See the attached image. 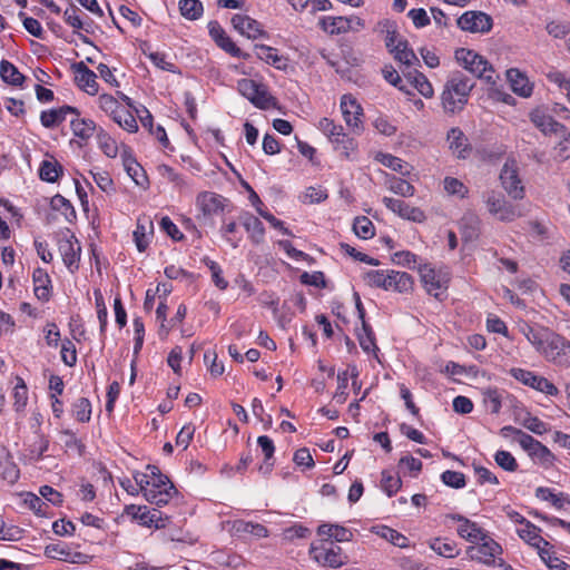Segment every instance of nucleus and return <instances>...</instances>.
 <instances>
[{
    "instance_id": "37",
    "label": "nucleus",
    "mask_w": 570,
    "mask_h": 570,
    "mask_svg": "<svg viewBox=\"0 0 570 570\" xmlns=\"http://www.w3.org/2000/svg\"><path fill=\"white\" fill-rule=\"evenodd\" d=\"M404 76L409 79V81L416 88V90L425 98H432L434 95L433 87L429 79L416 69L413 71L405 69L402 70Z\"/></svg>"
},
{
    "instance_id": "5",
    "label": "nucleus",
    "mask_w": 570,
    "mask_h": 570,
    "mask_svg": "<svg viewBox=\"0 0 570 570\" xmlns=\"http://www.w3.org/2000/svg\"><path fill=\"white\" fill-rule=\"evenodd\" d=\"M479 541V544L470 546L465 551L470 560L478 561L485 566H505L503 559L499 558L502 554V548L498 542L489 535Z\"/></svg>"
},
{
    "instance_id": "58",
    "label": "nucleus",
    "mask_w": 570,
    "mask_h": 570,
    "mask_svg": "<svg viewBox=\"0 0 570 570\" xmlns=\"http://www.w3.org/2000/svg\"><path fill=\"white\" fill-rule=\"evenodd\" d=\"M73 414L79 422H89L91 417V403L87 397H80L73 404Z\"/></svg>"
},
{
    "instance_id": "47",
    "label": "nucleus",
    "mask_w": 570,
    "mask_h": 570,
    "mask_svg": "<svg viewBox=\"0 0 570 570\" xmlns=\"http://www.w3.org/2000/svg\"><path fill=\"white\" fill-rule=\"evenodd\" d=\"M62 174V167L57 160H43L39 168V177L48 183H55Z\"/></svg>"
},
{
    "instance_id": "45",
    "label": "nucleus",
    "mask_w": 570,
    "mask_h": 570,
    "mask_svg": "<svg viewBox=\"0 0 570 570\" xmlns=\"http://www.w3.org/2000/svg\"><path fill=\"white\" fill-rule=\"evenodd\" d=\"M375 533L379 534L381 538H384L386 541L391 542L392 544L399 547V548H406L409 546V539L400 533L399 531L389 528L386 525H381L375 528Z\"/></svg>"
},
{
    "instance_id": "22",
    "label": "nucleus",
    "mask_w": 570,
    "mask_h": 570,
    "mask_svg": "<svg viewBox=\"0 0 570 570\" xmlns=\"http://www.w3.org/2000/svg\"><path fill=\"white\" fill-rule=\"evenodd\" d=\"M68 114L79 116L80 112L76 107L62 106L57 109L45 110L40 115L41 125L46 128H53L66 120Z\"/></svg>"
},
{
    "instance_id": "61",
    "label": "nucleus",
    "mask_w": 570,
    "mask_h": 570,
    "mask_svg": "<svg viewBox=\"0 0 570 570\" xmlns=\"http://www.w3.org/2000/svg\"><path fill=\"white\" fill-rule=\"evenodd\" d=\"M382 489L389 497H393L402 487V480L399 476L390 474L387 471L382 472Z\"/></svg>"
},
{
    "instance_id": "27",
    "label": "nucleus",
    "mask_w": 570,
    "mask_h": 570,
    "mask_svg": "<svg viewBox=\"0 0 570 570\" xmlns=\"http://www.w3.org/2000/svg\"><path fill=\"white\" fill-rule=\"evenodd\" d=\"M153 220L148 217L138 218L136 229L134 230V240L137 249L142 253L149 245V235L153 234Z\"/></svg>"
},
{
    "instance_id": "44",
    "label": "nucleus",
    "mask_w": 570,
    "mask_h": 570,
    "mask_svg": "<svg viewBox=\"0 0 570 570\" xmlns=\"http://www.w3.org/2000/svg\"><path fill=\"white\" fill-rule=\"evenodd\" d=\"M483 404L492 413L498 414L502 406V393L497 387L482 391Z\"/></svg>"
},
{
    "instance_id": "62",
    "label": "nucleus",
    "mask_w": 570,
    "mask_h": 570,
    "mask_svg": "<svg viewBox=\"0 0 570 570\" xmlns=\"http://www.w3.org/2000/svg\"><path fill=\"white\" fill-rule=\"evenodd\" d=\"M442 482L451 488L461 489L465 485V476L463 473L446 470L441 474Z\"/></svg>"
},
{
    "instance_id": "42",
    "label": "nucleus",
    "mask_w": 570,
    "mask_h": 570,
    "mask_svg": "<svg viewBox=\"0 0 570 570\" xmlns=\"http://www.w3.org/2000/svg\"><path fill=\"white\" fill-rule=\"evenodd\" d=\"M357 340L362 350L366 353L371 351H379L375 344V335L371 325L363 321L362 328L357 331Z\"/></svg>"
},
{
    "instance_id": "33",
    "label": "nucleus",
    "mask_w": 570,
    "mask_h": 570,
    "mask_svg": "<svg viewBox=\"0 0 570 570\" xmlns=\"http://www.w3.org/2000/svg\"><path fill=\"white\" fill-rule=\"evenodd\" d=\"M412 285L413 282L410 274L396 271L386 272V291L394 289L405 293L412 288Z\"/></svg>"
},
{
    "instance_id": "54",
    "label": "nucleus",
    "mask_w": 570,
    "mask_h": 570,
    "mask_svg": "<svg viewBox=\"0 0 570 570\" xmlns=\"http://www.w3.org/2000/svg\"><path fill=\"white\" fill-rule=\"evenodd\" d=\"M389 189L402 197H412L415 194V188L412 184L397 177H392L389 180Z\"/></svg>"
},
{
    "instance_id": "1",
    "label": "nucleus",
    "mask_w": 570,
    "mask_h": 570,
    "mask_svg": "<svg viewBox=\"0 0 570 570\" xmlns=\"http://www.w3.org/2000/svg\"><path fill=\"white\" fill-rule=\"evenodd\" d=\"M530 344L542 354L548 362L560 367H570V341L549 328L523 330Z\"/></svg>"
},
{
    "instance_id": "20",
    "label": "nucleus",
    "mask_w": 570,
    "mask_h": 570,
    "mask_svg": "<svg viewBox=\"0 0 570 570\" xmlns=\"http://www.w3.org/2000/svg\"><path fill=\"white\" fill-rule=\"evenodd\" d=\"M449 518L460 522V525L456 529L458 534L471 543L479 542L480 539L488 535L475 522L461 514H450Z\"/></svg>"
},
{
    "instance_id": "18",
    "label": "nucleus",
    "mask_w": 570,
    "mask_h": 570,
    "mask_svg": "<svg viewBox=\"0 0 570 570\" xmlns=\"http://www.w3.org/2000/svg\"><path fill=\"white\" fill-rule=\"evenodd\" d=\"M531 122L543 134V135H557L566 131L564 125L558 122L548 115L544 110L537 108L530 112Z\"/></svg>"
},
{
    "instance_id": "39",
    "label": "nucleus",
    "mask_w": 570,
    "mask_h": 570,
    "mask_svg": "<svg viewBox=\"0 0 570 570\" xmlns=\"http://www.w3.org/2000/svg\"><path fill=\"white\" fill-rule=\"evenodd\" d=\"M376 30L384 36L385 46L390 52H392V49L396 47L397 41L402 40L399 38L396 23L394 21L387 19L382 20L377 23Z\"/></svg>"
},
{
    "instance_id": "13",
    "label": "nucleus",
    "mask_w": 570,
    "mask_h": 570,
    "mask_svg": "<svg viewBox=\"0 0 570 570\" xmlns=\"http://www.w3.org/2000/svg\"><path fill=\"white\" fill-rule=\"evenodd\" d=\"M458 27L471 33H485L492 28V18L482 11H466L456 21Z\"/></svg>"
},
{
    "instance_id": "4",
    "label": "nucleus",
    "mask_w": 570,
    "mask_h": 570,
    "mask_svg": "<svg viewBox=\"0 0 570 570\" xmlns=\"http://www.w3.org/2000/svg\"><path fill=\"white\" fill-rule=\"evenodd\" d=\"M456 61L463 66V68L470 71L475 77L485 80L488 83H494L493 78L494 70L492 66L479 53L473 50L460 48L455 50Z\"/></svg>"
},
{
    "instance_id": "49",
    "label": "nucleus",
    "mask_w": 570,
    "mask_h": 570,
    "mask_svg": "<svg viewBox=\"0 0 570 570\" xmlns=\"http://www.w3.org/2000/svg\"><path fill=\"white\" fill-rule=\"evenodd\" d=\"M179 11L188 20H197L204 12L203 3L199 0H180Z\"/></svg>"
},
{
    "instance_id": "9",
    "label": "nucleus",
    "mask_w": 570,
    "mask_h": 570,
    "mask_svg": "<svg viewBox=\"0 0 570 570\" xmlns=\"http://www.w3.org/2000/svg\"><path fill=\"white\" fill-rule=\"evenodd\" d=\"M500 181L507 194L515 199L524 197V186L519 176V167L514 159H508L502 166Z\"/></svg>"
},
{
    "instance_id": "14",
    "label": "nucleus",
    "mask_w": 570,
    "mask_h": 570,
    "mask_svg": "<svg viewBox=\"0 0 570 570\" xmlns=\"http://www.w3.org/2000/svg\"><path fill=\"white\" fill-rule=\"evenodd\" d=\"M58 250L67 268L71 273L77 271L81 253V246L78 239L73 235L60 238L58 242Z\"/></svg>"
},
{
    "instance_id": "38",
    "label": "nucleus",
    "mask_w": 570,
    "mask_h": 570,
    "mask_svg": "<svg viewBox=\"0 0 570 570\" xmlns=\"http://www.w3.org/2000/svg\"><path fill=\"white\" fill-rule=\"evenodd\" d=\"M0 77L11 86H21L26 79L13 63L4 59L0 62Z\"/></svg>"
},
{
    "instance_id": "16",
    "label": "nucleus",
    "mask_w": 570,
    "mask_h": 570,
    "mask_svg": "<svg viewBox=\"0 0 570 570\" xmlns=\"http://www.w3.org/2000/svg\"><path fill=\"white\" fill-rule=\"evenodd\" d=\"M382 202L386 208L404 219L414 223H422L426 219V216L422 209L419 207H412L401 199L384 197Z\"/></svg>"
},
{
    "instance_id": "30",
    "label": "nucleus",
    "mask_w": 570,
    "mask_h": 570,
    "mask_svg": "<svg viewBox=\"0 0 570 570\" xmlns=\"http://www.w3.org/2000/svg\"><path fill=\"white\" fill-rule=\"evenodd\" d=\"M540 529L530 521L525 522L522 528L518 529V534L530 546L537 548L539 553L542 549L549 547V542L540 535Z\"/></svg>"
},
{
    "instance_id": "29",
    "label": "nucleus",
    "mask_w": 570,
    "mask_h": 570,
    "mask_svg": "<svg viewBox=\"0 0 570 570\" xmlns=\"http://www.w3.org/2000/svg\"><path fill=\"white\" fill-rule=\"evenodd\" d=\"M45 554L48 558L70 563H79L85 558V556L80 552H71L70 549L65 544H49L45 549Z\"/></svg>"
},
{
    "instance_id": "52",
    "label": "nucleus",
    "mask_w": 570,
    "mask_h": 570,
    "mask_svg": "<svg viewBox=\"0 0 570 570\" xmlns=\"http://www.w3.org/2000/svg\"><path fill=\"white\" fill-rule=\"evenodd\" d=\"M353 230L362 239H370L375 235L374 225L366 216L354 219Z\"/></svg>"
},
{
    "instance_id": "56",
    "label": "nucleus",
    "mask_w": 570,
    "mask_h": 570,
    "mask_svg": "<svg viewBox=\"0 0 570 570\" xmlns=\"http://www.w3.org/2000/svg\"><path fill=\"white\" fill-rule=\"evenodd\" d=\"M97 138L104 154L110 158H115L118 154L117 142L102 128L98 129Z\"/></svg>"
},
{
    "instance_id": "60",
    "label": "nucleus",
    "mask_w": 570,
    "mask_h": 570,
    "mask_svg": "<svg viewBox=\"0 0 570 570\" xmlns=\"http://www.w3.org/2000/svg\"><path fill=\"white\" fill-rule=\"evenodd\" d=\"M495 463L505 471L514 472L518 469V463L514 456L504 450H499L494 454Z\"/></svg>"
},
{
    "instance_id": "55",
    "label": "nucleus",
    "mask_w": 570,
    "mask_h": 570,
    "mask_svg": "<svg viewBox=\"0 0 570 570\" xmlns=\"http://www.w3.org/2000/svg\"><path fill=\"white\" fill-rule=\"evenodd\" d=\"M444 190L451 196L465 198L469 194V188L458 178L445 177L443 180Z\"/></svg>"
},
{
    "instance_id": "23",
    "label": "nucleus",
    "mask_w": 570,
    "mask_h": 570,
    "mask_svg": "<svg viewBox=\"0 0 570 570\" xmlns=\"http://www.w3.org/2000/svg\"><path fill=\"white\" fill-rule=\"evenodd\" d=\"M232 24L240 35L247 38L256 39L264 35L259 22L248 16L235 14L232 18Z\"/></svg>"
},
{
    "instance_id": "11",
    "label": "nucleus",
    "mask_w": 570,
    "mask_h": 570,
    "mask_svg": "<svg viewBox=\"0 0 570 570\" xmlns=\"http://www.w3.org/2000/svg\"><path fill=\"white\" fill-rule=\"evenodd\" d=\"M309 554L323 567L340 568L346 563L347 557L343 554L342 548L330 542V547L324 543L320 547L311 546Z\"/></svg>"
},
{
    "instance_id": "64",
    "label": "nucleus",
    "mask_w": 570,
    "mask_h": 570,
    "mask_svg": "<svg viewBox=\"0 0 570 570\" xmlns=\"http://www.w3.org/2000/svg\"><path fill=\"white\" fill-rule=\"evenodd\" d=\"M547 32L556 39H563L570 33V24L562 21H550L546 26Z\"/></svg>"
},
{
    "instance_id": "28",
    "label": "nucleus",
    "mask_w": 570,
    "mask_h": 570,
    "mask_svg": "<svg viewBox=\"0 0 570 570\" xmlns=\"http://www.w3.org/2000/svg\"><path fill=\"white\" fill-rule=\"evenodd\" d=\"M239 220L246 232L249 234V238L253 243L259 244L264 239L265 228L263 223L250 213H243L239 216Z\"/></svg>"
},
{
    "instance_id": "59",
    "label": "nucleus",
    "mask_w": 570,
    "mask_h": 570,
    "mask_svg": "<svg viewBox=\"0 0 570 570\" xmlns=\"http://www.w3.org/2000/svg\"><path fill=\"white\" fill-rule=\"evenodd\" d=\"M539 554L551 570H570V566L558 557L553 556L549 547L542 549Z\"/></svg>"
},
{
    "instance_id": "19",
    "label": "nucleus",
    "mask_w": 570,
    "mask_h": 570,
    "mask_svg": "<svg viewBox=\"0 0 570 570\" xmlns=\"http://www.w3.org/2000/svg\"><path fill=\"white\" fill-rule=\"evenodd\" d=\"M72 69L76 73L75 80L78 87L89 95H96L99 90L96 73L82 61L73 63Z\"/></svg>"
},
{
    "instance_id": "17",
    "label": "nucleus",
    "mask_w": 570,
    "mask_h": 570,
    "mask_svg": "<svg viewBox=\"0 0 570 570\" xmlns=\"http://www.w3.org/2000/svg\"><path fill=\"white\" fill-rule=\"evenodd\" d=\"M341 110L344 120L348 127L356 132H360L362 128L363 108L351 95H344L341 99Z\"/></svg>"
},
{
    "instance_id": "46",
    "label": "nucleus",
    "mask_w": 570,
    "mask_h": 570,
    "mask_svg": "<svg viewBox=\"0 0 570 570\" xmlns=\"http://www.w3.org/2000/svg\"><path fill=\"white\" fill-rule=\"evenodd\" d=\"M375 159L377 161H380L382 165H384L385 167H387L394 171H397L402 175L410 174L409 165H406L401 158L395 157L391 154L379 153L376 155Z\"/></svg>"
},
{
    "instance_id": "53",
    "label": "nucleus",
    "mask_w": 570,
    "mask_h": 570,
    "mask_svg": "<svg viewBox=\"0 0 570 570\" xmlns=\"http://www.w3.org/2000/svg\"><path fill=\"white\" fill-rule=\"evenodd\" d=\"M48 448L49 440L42 434H37L35 441L29 445L28 455L31 460L39 461Z\"/></svg>"
},
{
    "instance_id": "6",
    "label": "nucleus",
    "mask_w": 570,
    "mask_h": 570,
    "mask_svg": "<svg viewBox=\"0 0 570 570\" xmlns=\"http://www.w3.org/2000/svg\"><path fill=\"white\" fill-rule=\"evenodd\" d=\"M483 199L489 213L501 222H513L523 216L521 207L508 202L500 193L488 191L483 194Z\"/></svg>"
},
{
    "instance_id": "7",
    "label": "nucleus",
    "mask_w": 570,
    "mask_h": 570,
    "mask_svg": "<svg viewBox=\"0 0 570 570\" xmlns=\"http://www.w3.org/2000/svg\"><path fill=\"white\" fill-rule=\"evenodd\" d=\"M318 129L328 138L334 149L348 158L351 153L356 149L355 140L344 132L341 125L334 124L328 118H322L318 122Z\"/></svg>"
},
{
    "instance_id": "48",
    "label": "nucleus",
    "mask_w": 570,
    "mask_h": 570,
    "mask_svg": "<svg viewBox=\"0 0 570 570\" xmlns=\"http://www.w3.org/2000/svg\"><path fill=\"white\" fill-rule=\"evenodd\" d=\"M430 548L439 556L454 558L459 554L455 542L435 538L430 541Z\"/></svg>"
},
{
    "instance_id": "2",
    "label": "nucleus",
    "mask_w": 570,
    "mask_h": 570,
    "mask_svg": "<svg viewBox=\"0 0 570 570\" xmlns=\"http://www.w3.org/2000/svg\"><path fill=\"white\" fill-rule=\"evenodd\" d=\"M474 86V80L464 72H451L444 83L441 95V102L444 111L450 115L462 111L468 104L470 94Z\"/></svg>"
},
{
    "instance_id": "8",
    "label": "nucleus",
    "mask_w": 570,
    "mask_h": 570,
    "mask_svg": "<svg viewBox=\"0 0 570 570\" xmlns=\"http://www.w3.org/2000/svg\"><path fill=\"white\" fill-rule=\"evenodd\" d=\"M178 492L168 476L161 474L150 480V485L145 487L144 498L159 508L166 505Z\"/></svg>"
},
{
    "instance_id": "3",
    "label": "nucleus",
    "mask_w": 570,
    "mask_h": 570,
    "mask_svg": "<svg viewBox=\"0 0 570 570\" xmlns=\"http://www.w3.org/2000/svg\"><path fill=\"white\" fill-rule=\"evenodd\" d=\"M501 434L505 438L513 435V440L517 441L533 460L540 462L541 464L552 463L554 455L551 453V451L540 441L535 440L533 436L523 432L522 430L508 425L501 429Z\"/></svg>"
},
{
    "instance_id": "31",
    "label": "nucleus",
    "mask_w": 570,
    "mask_h": 570,
    "mask_svg": "<svg viewBox=\"0 0 570 570\" xmlns=\"http://www.w3.org/2000/svg\"><path fill=\"white\" fill-rule=\"evenodd\" d=\"M391 53H393L394 59L401 62L405 69L420 65V60L409 47L407 40H399Z\"/></svg>"
},
{
    "instance_id": "41",
    "label": "nucleus",
    "mask_w": 570,
    "mask_h": 570,
    "mask_svg": "<svg viewBox=\"0 0 570 570\" xmlns=\"http://www.w3.org/2000/svg\"><path fill=\"white\" fill-rule=\"evenodd\" d=\"M320 23L322 29L331 35L348 32L350 28L346 17H325L320 21Z\"/></svg>"
},
{
    "instance_id": "15",
    "label": "nucleus",
    "mask_w": 570,
    "mask_h": 570,
    "mask_svg": "<svg viewBox=\"0 0 570 570\" xmlns=\"http://www.w3.org/2000/svg\"><path fill=\"white\" fill-rule=\"evenodd\" d=\"M226 202L225 197L213 191H202L196 197V206L204 218L224 212Z\"/></svg>"
},
{
    "instance_id": "57",
    "label": "nucleus",
    "mask_w": 570,
    "mask_h": 570,
    "mask_svg": "<svg viewBox=\"0 0 570 570\" xmlns=\"http://www.w3.org/2000/svg\"><path fill=\"white\" fill-rule=\"evenodd\" d=\"M563 492L554 493L550 488L539 487L535 490L537 498L550 501L557 509H563Z\"/></svg>"
},
{
    "instance_id": "50",
    "label": "nucleus",
    "mask_w": 570,
    "mask_h": 570,
    "mask_svg": "<svg viewBox=\"0 0 570 570\" xmlns=\"http://www.w3.org/2000/svg\"><path fill=\"white\" fill-rule=\"evenodd\" d=\"M112 119L128 132H136L138 129L136 118L129 110L125 109L124 107H120V109L116 111V114L112 116Z\"/></svg>"
},
{
    "instance_id": "24",
    "label": "nucleus",
    "mask_w": 570,
    "mask_h": 570,
    "mask_svg": "<svg viewBox=\"0 0 570 570\" xmlns=\"http://www.w3.org/2000/svg\"><path fill=\"white\" fill-rule=\"evenodd\" d=\"M33 292L38 299L48 302L51 297V279L43 268H36L32 273Z\"/></svg>"
},
{
    "instance_id": "35",
    "label": "nucleus",
    "mask_w": 570,
    "mask_h": 570,
    "mask_svg": "<svg viewBox=\"0 0 570 570\" xmlns=\"http://www.w3.org/2000/svg\"><path fill=\"white\" fill-rule=\"evenodd\" d=\"M124 167L127 174L138 186H145L148 183V178L145 174L144 168L136 161V159L127 151L122 154Z\"/></svg>"
},
{
    "instance_id": "26",
    "label": "nucleus",
    "mask_w": 570,
    "mask_h": 570,
    "mask_svg": "<svg viewBox=\"0 0 570 570\" xmlns=\"http://www.w3.org/2000/svg\"><path fill=\"white\" fill-rule=\"evenodd\" d=\"M255 52L258 59L272 65L276 69L286 70L288 66V59L284 56H279L275 48L265 45H256Z\"/></svg>"
},
{
    "instance_id": "36",
    "label": "nucleus",
    "mask_w": 570,
    "mask_h": 570,
    "mask_svg": "<svg viewBox=\"0 0 570 570\" xmlns=\"http://www.w3.org/2000/svg\"><path fill=\"white\" fill-rule=\"evenodd\" d=\"M448 141L450 145V149L459 158H466L470 149L468 148V139L464 136L463 131L459 128H452L448 132Z\"/></svg>"
},
{
    "instance_id": "34",
    "label": "nucleus",
    "mask_w": 570,
    "mask_h": 570,
    "mask_svg": "<svg viewBox=\"0 0 570 570\" xmlns=\"http://www.w3.org/2000/svg\"><path fill=\"white\" fill-rule=\"evenodd\" d=\"M507 77L510 81L511 89L513 90V92L518 94L521 97L531 96L532 86L530 85L528 78L518 69H509L507 71Z\"/></svg>"
},
{
    "instance_id": "10",
    "label": "nucleus",
    "mask_w": 570,
    "mask_h": 570,
    "mask_svg": "<svg viewBox=\"0 0 570 570\" xmlns=\"http://www.w3.org/2000/svg\"><path fill=\"white\" fill-rule=\"evenodd\" d=\"M510 375L522 384L534 389L541 393L550 396H556L559 393L558 387L548 379L537 375L534 372L513 367L510 370Z\"/></svg>"
},
{
    "instance_id": "21",
    "label": "nucleus",
    "mask_w": 570,
    "mask_h": 570,
    "mask_svg": "<svg viewBox=\"0 0 570 570\" xmlns=\"http://www.w3.org/2000/svg\"><path fill=\"white\" fill-rule=\"evenodd\" d=\"M70 127L75 137L81 140L79 142L80 147L87 144L95 134L97 135L99 129L94 120L81 118L80 115L71 119Z\"/></svg>"
},
{
    "instance_id": "51",
    "label": "nucleus",
    "mask_w": 570,
    "mask_h": 570,
    "mask_svg": "<svg viewBox=\"0 0 570 570\" xmlns=\"http://www.w3.org/2000/svg\"><path fill=\"white\" fill-rule=\"evenodd\" d=\"M50 206L53 210L60 212L69 222L76 218V212L71 203L59 194L51 198Z\"/></svg>"
},
{
    "instance_id": "40",
    "label": "nucleus",
    "mask_w": 570,
    "mask_h": 570,
    "mask_svg": "<svg viewBox=\"0 0 570 570\" xmlns=\"http://www.w3.org/2000/svg\"><path fill=\"white\" fill-rule=\"evenodd\" d=\"M233 529L237 533H248L257 539L266 538L269 534L265 525L244 520H236L233 524Z\"/></svg>"
},
{
    "instance_id": "12",
    "label": "nucleus",
    "mask_w": 570,
    "mask_h": 570,
    "mask_svg": "<svg viewBox=\"0 0 570 570\" xmlns=\"http://www.w3.org/2000/svg\"><path fill=\"white\" fill-rule=\"evenodd\" d=\"M237 89L242 96L247 98L253 105L261 109L269 107L271 96H268L265 86L253 79H240L237 82Z\"/></svg>"
},
{
    "instance_id": "43",
    "label": "nucleus",
    "mask_w": 570,
    "mask_h": 570,
    "mask_svg": "<svg viewBox=\"0 0 570 570\" xmlns=\"http://www.w3.org/2000/svg\"><path fill=\"white\" fill-rule=\"evenodd\" d=\"M421 279L424 284L426 292L430 295L439 298L440 291L444 287L441 281L438 278L436 273L431 268H424L421 271Z\"/></svg>"
},
{
    "instance_id": "32",
    "label": "nucleus",
    "mask_w": 570,
    "mask_h": 570,
    "mask_svg": "<svg viewBox=\"0 0 570 570\" xmlns=\"http://www.w3.org/2000/svg\"><path fill=\"white\" fill-rule=\"evenodd\" d=\"M317 534L336 542H348L353 539L352 531L340 524L323 523L317 528Z\"/></svg>"
},
{
    "instance_id": "63",
    "label": "nucleus",
    "mask_w": 570,
    "mask_h": 570,
    "mask_svg": "<svg viewBox=\"0 0 570 570\" xmlns=\"http://www.w3.org/2000/svg\"><path fill=\"white\" fill-rule=\"evenodd\" d=\"M150 61L159 69L169 71L173 73L178 72L177 67L171 61L167 60V56L164 52L155 51L148 55Z\"/></svg>"
},
{
    "instance_id": "25",
    "label": "nucleus",
    "mask_w": 570,
    "mask_h": 570,
    "mask_svg": "<svg viewBox=\"0 0 570 570\" xmlns=\"http://www.w3.org/2000/svg\"><path fill=\"white\" fill-rule=\"evenodd\" d=\"M481 220L474 212H466L459 222L460 233L465 242L475 240L480 234Z\"/></svg>"
}]
</instances>
